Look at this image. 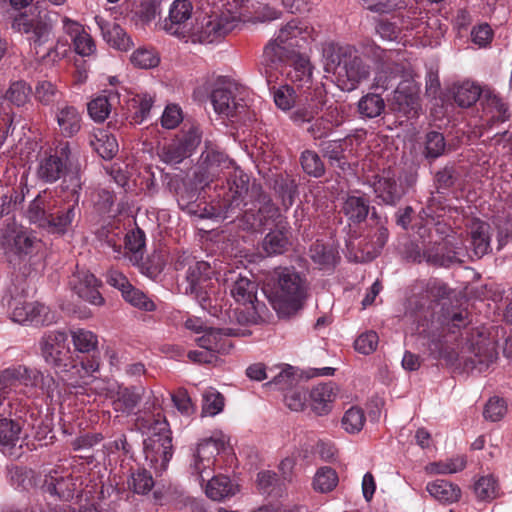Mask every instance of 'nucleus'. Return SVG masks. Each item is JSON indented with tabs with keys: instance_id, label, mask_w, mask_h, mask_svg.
<instances>
[{
	"instance_id": "obj_1",
	"label": "nucleus",
	"mask_w": 512,
	"mask_h": 512,
	"mask_svg": "<svg viewBox=\"0 0 512 512\" xmlns=\"http://www.w3.org/2000/svg\"><path fill=\"white\" fill-rule=\"evenodd\" d=\"M202 167L195 173V184L209 186L221 176L227 178L228 188L211 207V217L226 219L241 211L248 192V177L235 167L234 162L221 151L210 149L202 154Z\"/></svg>"
},
{
	"instance_id": "obj_2",
	"label": "nucleus",
	"mask_w": 512,
	"mask_h": 512,
	"mask_svg": "<svg viewBox=\"0 0 512 512\" xmlns=\"http://www.w3.org/2000/svg\"><path fill=\"white\" fill-rule=\"evenodd\" d=\"M59 21H61L63 33L70 37L78 55L86 57L94 54L95 42L83 25L53 10L40 9L37 13H21L14 18L12 27L17 32L27 35L30 45L36 48L49 40L54 26Z\"/></svg>"
},
{
	"instance_id": "obj_3",
	"label": "nucleus",
	"mask_w": 512,
	"mask_h": 512,
	"mask_svg": "<svg viewBox=\"0 0 512 512\" xmlns=\"http://www.w3.org/2000/svg\"><path fill=\"white\" fill-rule=\"evenodd\" d=\"M212 5L210 15L191 27L185 42L209 44L236 29L248 20L243 12L245 0H208Z\"/></svg>"
},
{
	"instance_id": "obj_4",
	"label": "nucleus",
	"mask_w": 512,
	"mask_h": 512,
	"mask_svg": "<svg viewBox=\"0 0 512 512\" xmlns=\"http://www.w3.org/2000/svg\"><path fill=\"white\" fill-rule=\"evenodd\" d=\"M67 335L61 331H49L40 339L39 345L41 355L45 362L54 367L57 373L62 375L63 381L70 388H82L87 384L86 378L99 369L98 363H91L89 366L81 363L80 365L70 366V348L67 343Z\"/></svg>"
},
{
	"instance_id": "obj_5",
	"label": "nucleus",
	"mask_w": 512,
	"mask_h": 512,
	"mask_svg": "<svg viewBox=\"0 0 512 512\" xmlns=\"http://www.w3.org/2000/svg\"><path fill=\"white\" fill-rule=\"evenodd\" d=\"M323 58L326 72L335 75L337 85L343 91L356 89L370 75L369 66L352 46L328 43L323 48Z\"/></svg>"
},
{
	"instance_id": "obj_6",
	"label": "nucleus",
	"mask_w": 512,
	"mask_h": 512,
	"mask_svg": "<svg viewBox=\"0 0 512 512\" xmlns=\"http://www.w3.org/2000/svg\"><path fill=\"white\" fill-rule=\"evenodd\" d=\"M313 29L305 22L292 20L283 26L276 37L265 47L263 58L268 69L266 70L267 82L272 79V69L278 63H285L290 56L296 55L294 48L302 47L309 39H312Z\"/></svg>"
},
{
	"instance_id": "obj_7",
	"label": "nucleus",
	"mask_w": 512,
	"mask_h": 512,
	"mask_svg": "<svg viewBox=\"0 0 512 512\" xmlns=\"http://www.w3.org/2000/svg\"><path fill=\"white\" fill-rule=\"evenodd\" d=\"M73 157L68 142H61L54 149L45 151L39 158L37 177L45 183H54L61 177L63 188L78 194L81 189V179L78 171H71Z\"/></svg>"
},
{
	"instance_id": "obj_8",
	"label": "nucleus",
	"mask_w": 512,
	"mask_h": 512,
	"mask_svg": "<svg viewBox=\"0 0 512 512\" xmlns=\"http://www.w3.org/2000/svg\"><path fill=\"white\" fill-rule=\"evenodd\" d=\"M268 293L274 309L289 314L298 310L305 299L307 285L304 278L291 268H278Z\"/></svg>"
},
{
	"instance_id": "obj_9",
	"label": "nucleus",
	"mask_w": 512,
	"mask_h": 512,
	"mask_svg": "<svg viewBox=\"0 0 512 512\" xmlns=\"http://www.w3.org/2000/svg\"><path fill=\"white\" fill-rule=\"evenodd\" d=\"M2 305L10 319L21 325H49L55 322V314L49 307L28 301L24 288L16 285L11 286L2 297Z\"/></svg>"
},
{
	"instance_id": "obj_10",
	"label": "nucleus",
	"mask_w": 512,
	"mask_h": 512,
	"mask_svg": "<svg viewBox=\"0 0 512 512\" xmlns=\"http://www.w3.org/2000/svg\"><path fill=\"white\" fill-rule=\"evenodd\" d=\"M41 247V241L27 228L13 225L0 230V250L10 264L19 265L30 260Z\"/></svg>"
},
{
	"instance_id": "obj_11",
	"label": "nucleus",
	"mask_w": 512,
	"mask_h": 512,
	"mask_svg": "<svg viewBox=\"0 0 512 512\" xmlns=\"http://www.w3.org/2000/svg\"><path fill=\"white\" fill-rule=\"evenodd\" d=\"M144 454L155 471L162 472L167 468L173 456V445L169 424L165 419H156L147 428Z\"/></svg>"
},
{
	"instance_id": "obj_12",
	"label": "nucleus",
	"mask_w": 512,
	"mask_h": 512,
	"mask_svg": "<svg viewBox=\"0 0 512 512\" xmlns=\"http://www.w3.org/2000/svg\"><path fill=\"white\" fill-rule=\"evenodd\" d=\"M229 438L222 431H214L210 437L201 439L191 449L189 472L201 482L213 473L216 456L225 449Z\"/></svg>"
},
{
	"instance_id": "obj_13",
	"label": "nucleus",
	"mask_w": 512,
	"mask_h": 512,
	"mask_svg": "<svg viewBox=\"0 0 512 512\" xmlns=\"http://www.w3.org/2000/svg\"><path fill=\"white\" fill-rule=\"evenodd\" d=\"M210 101L215 113L221 117H234L243 105L237 99V85L227 77L217 76L208 82Z\"/></svg>"
},
{
	"instance_id": "obj_14",
	"label": "nucleus",
	"mask_w": 512,
	"mask_h": 512,
	"mask_svg": "<svg viewBox=\"0 0 512 512\" xmlns=\"http://www.w3.org/2000/svg\"><path fill=\"white\" fill-rule=\"evenodd\" d=\"M379 204L396 205L405 194L404 186L394 169H383L367 179Z\"/></svg>"
},
{
	"instance_id": "obj_15",
	"label": "nucleus",
	"mask_w": 512,
	"mask_h": 512,
	"mask_svg": "<svg viewBox=\"0 0 512 512\" xmlns=\"http://www.w3.org/2000/svg\"><path fill=\"white\" fill-rule=\"evenodd\" d=\"M212 274L209 263L205 261H193L186 272V294H192L203 309L211 306L207 287Z\"/></svg>"
},
{
	"instance_id": "obj_16",
	"label": "nucleus",
	"mask_w": 512,
	"mask_h": 512,
	"mask_svg": "<svg viewBox=\"0 0 512 512\" xmlns=\"http://www.w3.org/2000/svg\"><path fill=\"white\" fill-rule=\"evenodd\" d=\"M42 489L51 496L69 501L81 492V482L68 470L53 469L45 475Z\"/></svg>"
},
{
	"instance_id": "obj_17",
	"label": "nucleus",
	"mask_w": 512,
	"mask_h": 512,
	"mask_svg": "<svg viewBox=\"0 0 512 512\" xmlns=\"http://www.w3.org/2000/svg\"><path fill=\"white\" fill-rule=\"evenodd\" d=\"M326 104V92L322 85L308 86L299 97V104L291 115L296 123L312 122Z\"/></svg>"
},
{
	"instance_id": "obj_18",
	"label": "nucleus",
	"mask_w": 512,
	"mask_h": 512,
	"mask_svg": "<svg viewBox=\"0 0 512 512\" xmlns=\"http://www.w3.org/2000/svg\"><path fill=\"white\" fill-rule=\"evenodd\" d=\"M420 86L412 78L402 80L392 97L393 110L408 118L414 117L419 109Z\"/></svg>"
},
{
	"instance_id": "obj_19",
	"label": "nucleus",
	"mask_w": 512,
	"mask_h": 512,
	"mask_svg": "<svg viewBox=\"0 0 512 512\" xmlns=\"http://www.w3.org/2000/svg\"><path fill=\"white\" fill-rule=\"evenodd\" d=\"M100 285V281L87 270H77L69 280V286L81 299L96 306L104 304V298L98 291Z\"/></svg>"
},
{
	"instance_id": "obj_20",
	"label": "nucleus",
	"mask_w": 512,
	"mask_h": 512,
	"mask_svg": "<svg viewBox=\"0 0 512 512\" xmlns=\"http://www.w3.org/2000/svg\"><path fill=\"white\" fill-rule=\"evenodd\" d=\"M192 9L189 0H174L164 25L167 33L184 40L191 29L187 21L191 18Z\"/></svg>"
},
{
	"instance_id": "obj_21",
	"label": "nucleus",
	"mask_w": 512,
	"mask_h": 512,
	"mask_svg": "<svg viewBox=\"0 0 512 512\" xmlns=\"http://www.w3.org/2000/svg\"><path fill=\"white\" fill-rule=\"evenodd\" d=\"M54 118L58 125V131L63 137H73L81 129L82 115L73 105L58 104L54 110Z\"/></svg>"
},
{
	"instance_id": "obj_22",
	"label": "nucleus",
	"mask_w": 512,
	"mask_h": 512,
	"mask_svg": "<svg viewBox=\"0 0 512 512\" xmlns=\"http://www.w3.org/2000/svg\"><path fill=\"white\" fill-rule=\"evenodd\" d=\"M77 202L78 197L73 204L69 205L56 207V205L52 203L48 217L49 224H47L46 229L52 233H66L72 226L77 214H79Z\"/></svg>"
},
{
	"instance_id": "obj_23",
	"label": "nucleus",
	"mask_w": 512,
	"mask_h": 512,
	"mask_svg": "<svg viewBox=\"0 0 512 512\" xmlns=\"http://www.w3.org/2000/svg\"><path fill=\"white\" fill-rule=\"evenodd\" d=\"M0 378L13 392L19 385L37 388L39 380L42 379V372L25 366H17L1 371Z\"/></svg>"
},
{
	"instance_id": "obj_24",
	"label": "nucleus",
	"mask_w": 512,
	"mask_h": 512,
	"mask_svg": "<svg viewBox=\"0 0 512 512\" xmlns=\"http://www.w3.org/2000/svg\"><path fill=\"white\" fill-rule=\"evenodd\" d=\"M226 282H231V296L243 305L253 304L257 295V284L248 277L241 274L235 275V272L229 271L226 274Z\"/></svg>"
},
{
	"instance_id": "obj_25",
	"label": "nucleus",
	"mask_w": 512,
	"mask_h": 512,
	"mask_svg": "<svg viewBox=\"0 0 512 512\" xmlns=\"http://www.w3.org/2000/svg\"><path fill=\"white\" fill-rule=\"evenodd\" d=\"M338 389L335 383L327 382L314 386L309 392L312 410L318 415L328 414Z\"/></svg>"
},
{
	"instance_id": "obj_26",
	"label": "nucleus",
	"mask_w": 512,
	"mask_h": 512,
	"mask_svg": "<svg viewBox=\"0 0 512 512\" xmlns=\"http://www.w3.org/2000/svg\"><path fill=\"white\" fill-rule=\"evenodd\" d=\"M109 392L114 409L122 413H131L141 400L139 388L122 387L113 383L109 385Z\"/></svg>"
},
{
	"instance_id": "obj_27",
	"label": "nucleus",
	"mask_w": 512,
	"mask_h": 512,
	"mask_svg": "<svg viewBox=\"0 0 512 512\" xmlns=\"http://www.w3.org/2000/svg\"><path fill=\"white\" fill-rule=\"evenodd\" d=\"M470 246L478 258L489 253L491 250V228L490 225L481 220H473L469 227Z\"/></svg>"
},
{
	"instance_id": "obj_28",
	"label": "nucleus",
	"mask_w": 512,
	"mask_h": 512,
	"mask_svg": "<svg viewBox=\"0 0 512 512\" xmlns=\"http://www.w3.org/2000/svg\"><path fill=\"white\" fill-rule=\"evenodd\" d=\"M402 27L407 30H415L417 36H423L429 39H434L435 42L440 39L446 28H443L437 17H428L427 21L423 19L414 18L403 20Z\"/></svg>"
},
{
	"instance_id": "obj_29",
	"label": "nucleus",
	"mask_w": 512,
	"mask_h": 512,
	"mask_svg": "<svg viewBox=\"0 0 512 512\" xmlns=\"http://www.w3.org/2000/svg\"><path fill=\"white\" fill-rule=\"evenodd\" d=\"M292 63L289 64L287 75L298 87L307 89L308 86L315 87L312 81V67L310 61L302 55H292Z\"/></svg>"
},
{
	"instance_id": "obj_30",
	"label": "nucleus",
	"mask_w": 512,
	"mask_h": 512,
	"mask_svg": "<svg viewBox=\"0 0 512 512\" xmlns=\"http://www.w3.org/2000/svg\"><path fill=\"white\" fill-rule=\"evenodd\" d=\"M23 427L18 420L10 416L0 420V451L5 453L15 448L20 442Z\"/></svg>"
},
{
	"instance_id": "obj_31",
	"label": "nucleus",
	"mask_w": 512,
	"mask_h": 512,
	"mask_svg": "<svg viewBox=\"0 0 512 512\" xmlns=\"http://www.w3.org/2000/svg\"><path fill=\"white\" fill-rule=\"evenodd\" d=\"M426 490L431 497L444 504L457 502L461 497L459 486L444 479L428 482Z\"/></svg>"
},
{
	"instance_id": "obj_32",
	"label": "nucleus",
	"mask_w": 512,
	"mask_h": 512,
	"mask_svg": "<svg viewBox=\"0 0 512 512\" xmlns=\"http://www.w3.org/2000/svg\"><path fill=\"white\" fill-rule=\"evenodd\" d=\"M90 145L103 159L113 158L118 151L116 138L102 128L94 129L90 136Z\"/></svg>"
},
{
	"instance_id": "obj_33",
	"label": "nucleus",
	"mask_w": 512,
	"mask_h": 512,
	"mask_svg": "<svg viewBox=\"0 0 512 512\" xmlns=\"http://www.w3.org/2000/svg\"><path fill=\"white\" fill-rule=\"evenodd\" d=\"M239 492V486L228 477L218 475L212 477L205 488L207 497L215 501L230 498Z\"/></svg>"
},
{
	"instance_id": "obj_34",
	"label": "nucleus",
	"mask_w": 512,
	"mask_h": 512,
	"mask_svg": "<svg viewBox=\"0 0 512 512\" xmlns=\"http://www.w3.org/2000/svg\"><path fill=\"white\" fill-rule=\"evenodd\" d=\"M342 212L349 221L360 223L369 213V201L364 196L348 195L343 202Z\"/></svg>"
},
{
	"instance_id": "obj_35",
	"label": "nucleus",
	"mask_w": 512,
	"mask_h": 512,
	"mask_svg": "<svg viewBox=\"0 0 512 512\" xmlns=\"http://www.w3.org/2000/svg\"><path fill=\"white\" fill-rule=\"evenodd\" d=\"M103 38L112 47L127 51L133 46L131 38L127 35L124 29L116 23H103L100 24Z\"/></svg>"
},
{
	"instance_id": "obj_36",
	"label": "nucleus",
	"mask_w": 512,
	"mask_h": 512,
	"mask_svg": "<svg viewBox=\"0 0 512 512\" xmlns=\"http://www.w3.org/2000/svg\"><path fill=\"white\" fill-rule=\"evenodd\" d=\"M52 207V201L45 196L38 195L30 204L26 211V217L29 222L40 228L46 229L49 224V211Z\"/></svg>"
},
{
	"instance_id": "obj_37",
	"label": "nucleus",
	"mask_w": 512,
	"mask_h": 512,
	"mask_svg": "<svg viewBox=\"0 0 512 512\" xmlns=\"http://www.w3.org/2000/svg\"><path fill=\"white\" fill-rule=\"evenodd\" d=\"M203 332L204 334L196 340L199 347L217 354L225 353L226 349L231 346L224 337L226 334H223L220 330L209 328L204 329ZM227 335H230V333H227Z\"/></svg>"
},
{
	"instance_id": "obj_38",
	"label": "nucleus",
	"mask_w": 512,
	"mask_h": 512,
	"mask_svg": "<svg viewBox=\"0 0 512 512\" xmlns=\"http://www.w3.org/2000/svg\"><path fill=\"white\" fill-rule=\"evenodd\" d=\"M496 360V352L493 346H478L474 355L465 361L466 369L482 373Z\"/></svg>"
},
{
	"instance_id": "obj_39",
	"label": "nucleus",
	"mask_w": 512,
	"mask_h": 512,
	"mask_svg": "<svg viewBox=\"0 0 512 512\" xmlns=\"http://www.w3.org/2000/svg\"><path fill=\"white\" fill-rule=\"evenodd\" d=\"M289 240L287 232L274 230L268 233L263 242L262 248L268 256L282 254L287 250Z\"/></svg>"
},
{
	"instance_id": "obj_40",
	"label": "nucleus",
	"mask_w": 512,
	"mask_h": 512,
	"mask_svg": "<svg viewBox=\"0 0 512 512\" xmlns=\"http://www.w3.org/2000/svg\"><path fill=\"white\" fill-rule=\"evenodd\" d=\"M385 102L379 94L368 93L358 102V111L362 117L375 118L384 111Z\"/></svg>"
},
{
	"instance_id": "obj_41",
	"label": "nucleus",
	"mask_w": 512,
	"mask_h": 512,
	"mask_svg": "<svg viewBox=\"0 0 512 512\" xmlns=\"http://www.w3.org/2000/svg\"><path fill=\"white\" fill-rule=\"evenodd\" d=\"M466 467V458L464 456H456L444 461L433 462L425 467L428 474H454L462 471Z\"/></svg>"
},
{
	"instance_id": "obj_42",
	"label": "nucleus",
	"mask_w": 512,
	"mask_h": 512,
	"mask_svg": "<svg viewBox=\"0 0 512 512\" xmlns=\"http://www.w3.org/2000/svg\"><path fill=\"white\" fill-rule=\"evenodd\" d=\"M338 475L334 469L328 466L320 467L313 479L314 490L320 493L332 491L338 484Z\"/></svg>"
},
{
	"instance_id": "obj_43",
	"label": "nucleus",
	"mask_w": 512,
	"mask_h": 512,
	"mask_svg": "<svg viewBox=\"0 0 512 512\" xmlns=\"http://www.w3.org/2000/svg\"><path fill=\"white\" fill-rule=\"evenodd\" d=\"M183 147L179 140L174 139L159 149L158 156L166 164H179L189 156Z\"/></svg>"
},
{
	"instance_id": "obj_44",
	"label": "nucleus",
	"mask_w": 512,
	"mask_h": 512,
	"mask_svg": "<svg viewBox=\"0 0 512 512\" xmlns=\"http://www.w3.org/2000/svg\"><path fill=\"white\" fill-rule=\"evenodd\" d=\"M153 103L154 97L149 93L137 94L132 98L134 108L132 120L134 123L141 124L149 117Z\"/></svg>"
},
{
	"instance_id": "obj_45",
	"label": "nucleus",
	"mask_w": 512,
	"mask_h": 512,
	"mask_svg": "<svg viewBox=\"0 0 512 512\" xmlns=\"http://www.w3.org/2000/svg\"><path fill=\"white\" fill-rule=\"evenodd\" d=\"M72 341L75 349L81 353L95 351L98 346L97 335L89 330L76 329L72 332Z\"/></svg>"
},
{
	"instance_id": "obj_46",
	"label": "nucleus",
	"mask_w": 512,
	"mask_h": 512,
	"mask_svg": "<svg viewBox=\"0 0 512 512\" xmlns=\"http://www.w3.org/2000/svg\"><path fill=\"white\" fill-rule=\"evenodd\" d=\"M480 96V89L474 83L464 82L455 87L454 100L460 107H469L474 104Z\"/></svg>"
},
{
	"instance_id": "obj_47",
	"label": "nucleus",
	"mask_w": 512,
	"mask_h": 512,
	"mask_svg": "<svg viewBox=\"0 0 512 512\" xmlns=\"http://www.w3.org/2000/svg\"><path fill=\"white\" fill-rule=\"evenodd\" d=\"M128 487L137 494H147L154 487L152 475L145 469H138L131 473L128 479Z\"/></svg>"
},
{
	"instance_id": "obj_48",
	"label": "nucleus",
	"mask_w": 512,
	"mask_h": 512,
	"mask_svg": "<svg viewBox=\"0 0 512 512\" xmlns=\"http://www.w3.org/2000/svg\"><path fill=\"white\" fill-rule=\"evenodd\" d=\"M474 491L480 500H492L499 494L498 482L492 475L482 476L474 485Z\"/></svg>"
},
{
	"instance_id": "obj_49",
	"label": "nucleus",
	"mask_w": 512,
	"mask_h": 512,
	"mask_svg": "<svg viewBox=\"0 0 512 512\" xmlns=\"http://www.w3.org/2000/svg\"><path fill=\"white\" fill-rule=\"evenodd\" d=\"M366 421L364 411L356 406L349 408L342 418V426L348 433H358Z\"/></svg>"
},
{
	"instance_id": "obj_50",
	"label": "nucleus",
	"mask_w": 512,
	"mask_h": 512,
	"mask_svg": "<svg viewBox=\"0 0 512 512\" xmlns=\"http://www.w3.org/2000/svg\"><path fill=\"white\" fill-rule=\"evenodd\" d=\"M424 146V156L429 159H436L443 154L446 142L441 133L431 131L425 136Z\"/></svg>"
},
{
	"instance_id": "obj_51",
	"label": "nucleus",
	"mask_w": 512,
	"mask_h": 512,
	"mask_svg": "<svg viewBox=\"0 0 512 512\" xmlns=\"http://www.w3.org/2000/svg\"><path fill=\"white\" fill-rule=\"evenodd\" d=\"M131 63L141 69L154 68L159 64V57L153 49L140 47L130 56Z\"/></svg>"
},
{
	"instance_id": "obj_52",
	"label": "nucleus",
	"mask_w": 512,
	"mask_h": 512,
	"mask_svg": "<svg viewBox=\"0 0 512 512\" xmlns=\"http://www.w3.org/2000/svg\"><path fill=\"white\" fill-rule=\"evenodd\" d=\"M122 296L126 302L138 309L144 311L155 310L154 302L144 292L133 287L132 285L124 291Z\"/></svg>"
},
{
	"instance_id": "obj_53",
	"label": "nucleus",
	"mask_w": 512,
	"mask_h": 512,
	"mask_svg": "<svg viewBox=\"0 0 512 512\" xmlns=\"http://www.w3.org/2000/svg\"><path fill=\"white\" fill-rule=\"evenodd\" d=\"M271 90L273 92L275 105L279 109L283 111H288L295 105L296 97L295 90L293 87L289 85H281L278 88H276L275 86H273Z\"/></svg>"
},
{
	"instance_id": "obj_54",
	"label": "nucleus",
	"mask_w": 512,
	"mask_h": 512,
	"mask_svg": "<svg viewBox=\"0 0 512 512\" xmlns=\"http://www.w3.org/2000/svg\"><path fill=\"white\" fill-rule=\"evenodd\" d=\"M31 87L25 81H15L11 83L5 94V98L16 106L24 105L30 97Z\"/></svg>"
},
{
	"instance_id": "obj_55",
	"label": "nucleus",
	"mask_w": 512,
	"mask_h": 512,
	"mask_svg": "<svg viewBox=\"0 0 512 512\" xmlns=\"http://www.w3.org/2000/svg\"><path fill=\"white\" fill-rule=\"evenodd\" d=\"M224 398L215 389L210 388L203 395L202 413L207 416H215L223 410Z\"/></svg>"
},
{
	"instance_id": "obj_56",
	"label": "nucleus",
	"mask_w": 512,
	"mask_h": 512,
	"mask_svg": "<svg viewBox=\"0 0 512 512\" xmlns=\"http://www.w3.org/2000/svg\"><path fill=\"white\" fill-rule=\"evenodd\" d=\"M126 249L132 253L131 260L138 262L142 259L145 247V234L139 228L132 230L126 235Z\"/></svg>"
},
{
	"instance_id": "obj_57",
	"label": "nucleus",
	"mask_w": 512,
	"mask_h": 512,
	"mask_svg": "<svg viewBox=\"0 0 512 512\" xmlns=\"http://www.w3.org/2000/svg\"><path fill=\"white\" fill-rule=\"evenodd\" d=\"M344 140H333L322 143V152L324 157L328 158L332 165L336 164L343 168L344 159Z\"/></svg>"
},
{
	"instance_id": "obj_58",
	"label": "nucleus",
	"mask_w": 512,
	"mask_h": 512,
	"mask_svg": "<svg viewBox=\"0 0 512 512\" xmlns=\"http://www.w3.org/2000/svg\"><path fill=\"white\" fill-rule=\"evenodd\" d=\"M111 106L107 96H98L88 104V112L94 121L103 122L108 118Z\"/></svg>"
},
{
	"instance_id": "obj_59",
	"label": "nucleus",
	"mask_w": 512,
	"mask_h": 512,
	"mask_svg": "<svg viewBox=\"0 0 512 512\" xmlns=\"http://www.w3.org/2000/svg\"><path fill=\"white\" fill-rule=\"evenodd\" d=\"M301 165L303 170L314 177H320L324 174V164L317 153L306 150L301 155Z\"/></svg>"
},
{
	"instance_id": "obj_60",
	"label": "nucleus",
	"mask_w": 512,
	"mask_h": 512,
	"mask_svg": "<svg viewBox=\"0 0 512 512\" xmlns=\"http://www.w3.org/2000/svg\"><path fill=\"white\" fill-rule=\"evenodd\" d=\"M296 381L294 368L290 365H282L278 374L273 376L272 380L267 383L270 387L279 390H287L291 388Z\"/></svg>"
},
{
	"instance_id": "obj_61",
	"label": "nucleus",
	"mask_w": 512,
	"mask_h": 512,
	"mask_svg": "<svg viewBox=\"0 0 512 512\" xmlns=\"http://www.w3.org/2000/svg\"><path fill=\"white\" fill-rule=\"evenodd\" d=\"M60 91L51 81H39L35 87V98L43 105H49L60 95Z\"/></svg>"
},
{
	"instance_id": "obj_62",
	"label": "nucleus",
	"mask_w": 512,
	"mask_h": 512,
	"mask_svg": "<svg viewBox=\"0 0 512 512\" xmlns=\"http://www.w3.org/2000/svg\"><path fill=\"white\" fill-rule=\"evenodd\" d=\"M312 260L321 266H332L336 261L337 253L334 249L316 243L310 249Z\"/></svg>"
},
{
	"instance_id": "obj_63",
	"label": "nucleus",
	"mask_w": 512,
	"mask_h": 512,
	"mask_svg": "<svg viewBox=\"0 0 512 512\" xmlns=\"http://www.w3.org/2000/svg\"><path fill=\"white\" fill-rule=\"evenodd\" d=\"M378 335L374 331H368L361 334L354 343L355 349L364 355L374 352L378 345Z\"/></svg>"
},
{
	"instance_id": "obj_64",
	"label": "nucleus",
	"mask_w": 512,
	"mask_h": 512,
	"mask_svg": "<svg viewBox=\"0 0 512 512\" xmlns=\"http://www.w3.org/2000/svg\"><path fill=\"white\" fill-rule=\"evenodd\" d=\"M506 403L499 397H492L485 405L483 415L490 421L500 420L506 413Z\"/></svg>"
}]
</instances>
